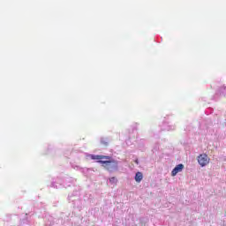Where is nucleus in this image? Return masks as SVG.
Returning <instances> with one entry per match:
<instances>
[{"label":"nucleus","instance_id":"11","mask_svg":"<svg viewBox=\"0 0 226 226\" xmlns=\"http://www.w3.org/2000/svg\"><path fill=\"white\" fill-rule=\"evenodd\" d=\"M109 183H112V184L117 183V178H116V177H110V178H109Z\"/></svg>","mask_w":226,"mask_h":226},{"label":"nucleus","instance_id":"7","mask_svg":"<svg viewBox=\"0 0 226 226\" xmlns=\"http://www.w3.org/2000/svg\"><path fill=\"white\" fill-rule=\"evenodd\" d=\"M29 223L30 221L27 218V214H26L25 217L19 220V225H29Z\"/></svg>","mask_w":226,"mask_h":226},{"label":"nucleus","instance_id":"14","mask_svg":"<svg viewBox=\"0 0 226 226\" xmlns=\"http://www.w3.org/2000/svg\"><path fill=\"white\" fill-rule=\"evenodd\" d=\"M17 218V220H19V217H16Z\"/></svg>","mask_w":226,"mask_h":226},{"label":"nucleus","instance_id":"1","mask_svg":"<svg viewBox=\"0 0 226 226\" xmlns=\"http://www.w3.org/2000/svg\"><path fill=\"white\" fill-rule=\"evenodd\" d=\"M90 158L91 160H99L97 162L102 163V167H104V169L110 174L119 170V161L112 158L111 156L90 154Z\"/></svg>","mask_w":226,"mask_h":226},{"label":"nucleus","instance_id":"15","mask_svg":"<svg viewBox=\"0 0 226 226\" xmlns=\"http://www.w3.org/2000/svg\"><path fill=\"white\" fill-rule=\"evenodd\" d=\"M67 186H70V185H68Z\"/></svg>","mask_w":226,"mask_h":226},{"label":"nucleus","instance_id":"12","mask_svg":"<svg viewBox=\"0 0 226 226\" xmlns=\"http://www.w3.org/2000/svg\"><path fill=\"white\" fill-rule=\"evenodd\" d=\"M59 186H61V185H56V182H52L50 185L51 188H59Z\"/></svg>","mask_w":226,"mask_h":226},{"label":"nucleus","instance_id":"13","mask_svg":"<svg viewBox=\"0 0 226 226\" xmlns=\"http://www.w3.org/2000/svg\"><path fill=\"white\" fill-rule=\"evenodd\" d=\"M135 163H137V165H139V160H136V161H135Z\"/></svg>","mask_w":226,"mask_h":226},{"label":"nucleus","instance_id":"10","mask_svg":"<svg viewBox=\"0 0 226 226\" xmlns=\"http://www.w3.org/2000/svg\"><path fill=\"white\" fill-rule=\"evenodd\" d=\"M101 144L106 147L109 146V142L106 141L105 138H101Z\"/></svg>","mask_w":226,"mask_h":226},{"label":"nucleus","instance_id":"2","mask_svg":"<svg viewBox=\"0 0 226 226\" xmlns=\"http://www.w3.org/2000/svg\"><path fill=\"white\" fill-rule=\"evenodd\" d=\"M69 201L72 203L73 207L79 209V211L84 207V203L82 200L79 197V192H75L74 194L69 196Z\"/></svg>","mask_w":226,"mask_h":226},{"label":"nucleus","instance_id":"5","mask_svg":"<svg viewBox=\"0 0 226 226\" xmlns=\"http://www.w3.org/2000/svg\"><path fill=\"white\" fill-rule=\"evenodd\" d=\"M183 169H185L184 164H178L171 171V176L174 177L175 176H177L178 172H182Z\"/></svg>","mask_w":226,"mask_h":226},{"label":"nucleus","instance_id":"3","mask_svg":"<svg viewBox=\"0 0 226 226\" xmlns=\"http://www.w3.org/2000/svg\"><path fill=\"white\" fill-rule=\"evenodd\" d=\"M198 162L200 163V167H206V165L209 163V157L206 154H201L198 157Z\"/></svg>","mask_w":226,"mask_h":226},{"label":"nucleus","instance_id":"6","mask_svg":"<svg viewBox=\"0 0 226 226\" xmlns=\"http://www.w3.org/2000/svg\"><path fill=\"white\" fill-rule=\"evenodd\" d=\"M134 179H135L136 183H140V181H142V179H144V175L142 174V172L138 171L135 174Z\"/></svg>","mask_w":226,"mask_h":226},{"label":"nucleus","instance_id":"8","mask_svg":"<svg viewBox=\"0 0 226 226\" xmlns=\"http://www.w3.org/2000/svg\"><path fill=\"white\" fill-rule=\"evenodd\" d=\"M147 222H149V219L147 217L139 218V223H140L141 226H146Z\"/></svg>","mask_w":226,"mask_h":226},{"label":"nucleus","instance_id":"4","mask_svg":"<svg viewBox=\"0 0 226 226\" xmlns=\"http://www.w3.org/2000/svg\"><path fill=\"white\" fill-rule=\"evenodd\" d=\"M162 130L166 132H173V130H176V124H170V123L164 122L162 124Z\"/></svg>","mask_w":226,"mask_h":226},{"label":"nucleus","instance_id":"9","mask_svg":"<svg viewBox=\"0 0 226 226\" xmlns=\"http://www.w3.org/2000/svg\"><path fill=\"white\" fill-rule=\"evenodd\" d=\"M219 94L221 96H225L226 94V87H222L219 88Z\"/></svg>","mask_w":226,"mask_h":226}]
</instances>
